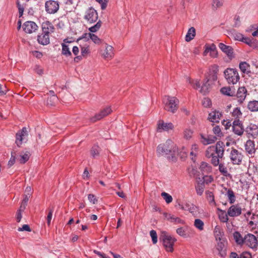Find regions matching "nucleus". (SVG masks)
Listing matches in <instances>:
<instances>
[{
    "label": "nucleus",
    "mask_w": 258,
    "mask_h": 258,
    "mask_svg": "<svg viewBox=\"0 0 258 258\" xmlns=\"http://www.w3.org/2000/svg\"><path fill=\"white\" fill-rule=\"evenodd\" d=\"M225 145L223 142L219 141L216 143V146H210L206 151V156L210 158L215 154L218 155L219 157H222L224 155Z\"/></svg>",
    "instance_id": "1"
},
{
    "label": "nucleus",
    "mask_w": 258,
    "mask_h": 258,
    "mask_svg": "<svg viewBox=\"0 0 258 258\" xmlns=\"http://www.w3.org/2000/svg\"><path fill=\"white\" fill-rule=\"evenodd\" d=\"M176 147L171 140H167L165 144H160L157 147V152L159 156L172 155L176 151Z\"/></svg>",
    "instance_id": "2"
},
{
    "label": "nucleus",
    "mask_w": 258,
    "mask_h": 258,
    "mask_svg": "<svg viewBox=\"0 0 258 258\" xmlns=\"http://www.w3.org/2000/svg\"><path fill=\"white\" fill-rule=\"evenodd\" d=\"M160 239L162 240L163 246L167 252H173V245L176 241V239L166 232H162Z\"/></svg>",
    "instance_id": "3"
},
{
    "label": "nucleus",
    "mask_w": 258,
    "mask_h": 258,
    "mask_svg": "<svg viewBox=\"0 0 258 258\" xmlns=\"http://www.w3.org/2000/svg\"><path fill=\"white\" fill-rule=\"evenodd\" d=\"M165 109L170 112L174 113L178 108V100L175 97L165 96L163 100Z\"/></svg>",
    "instance_id": "4"
},
{
    "label": "nucleus",
    "mask_w": 258,
    "mask_h": 258,
    "mask_svg": "<svg viewBox=\"0 0 258 258\" xmlns=\"http://www.w3.org/2000/svg\"><path fill=\"white\" fill-rule=\"evenodd\" d=\"M224 73L225 78L229 84H235L240 79L238 73L236 69L228 68Z\"/></svg>",
    "instance_id": "5"
},
{
    "label": "nucleus",
    "mask_w": 258,
    "mask_h": 258,
    "mask_svg": "<svg viewBox=\"0 0 258 258\" xmlns=\"http://www.w3.org/2000/svg\"><path fill=\"white\" fill-rule=\"evenodd\" d=\"M227 151L229 152V156L231 161L233 164L239 165L241 164L243 156L240 151L232 148L231 149H228Z\"/></svg>",
    "instance_id": "6"
},
{
    "label": "nucleus",
    "mask_w": 258,
    "mask_h": 258,
    "mask_svg": "<svg viewBox=\"0 0 258 258\" xmlns=\"http://www.w3.org/2000/svg\"><path fill=\"white\" fill-rule=\"evenodd\" d=\"M208 81L209 80H207L206 82L204 83L201 87L200 81L199 80H192L189 78H187V82H188L189 84H191L194 89H200V92L204 94H206L208 91L209 85L208 84Z\"/></svg>",
    "instance_id": "7"
},
{
    "label": "nucleus",
    "mask_w": 258,
    "mask_h": 258,
    "mask_svg": "<svg viewBox=\"0 0 258 258\" xmlns=\"http://www.w3.org/2000/svg\"><path fill=\"white\" fill-rule=\"evenodd\" d=\"M243 244L252 249H256L257 247V239L255 236L248 233L245 235Z\"/></svg>",
    "instance_id": "8"
},
{
    "label": "nucleus",
    "mask_w": 258,
    "mask_h": 258,
    "mask_svg": "<svg viewBox=\"0 0 258 258\" xmlns=\"http://www.w3.org/2000/svg\"><path fill=\"white\" fill-rule=\"evenodd\" d=\"M45 8L46 12L50 14L56 13L59 10L58 3L55 1H48L45 2Z\"/></svg>",
    "instance_id": "9"
},
{
    "label": "nucleus",
    "mask_w": 258,
    "mask_h": 258,
    "mask_svg": "<svg viewBox=\"0 0 258 258\" xmlns=\"http://www.w3.org/2000/svg\"><path fill=\"white\" fill-rule=\"evenodd\" d=\"M98 18L97 12L93 8H90L86 11L84 18L87 22L93 23L97 20Z\"/></svg>",
    "instance_id": "10"
},
{
    "label": "nucleus",
    "mask_w": 258,
    "mask_h": 258,
    "mask_svg": "<svg viewBox=\"0 0 258 258\" xmlns=\"http://www.w3.org/2000/svg\"><path fill=\"white\" fill-rule=\"evenodd\" d=\"M216 249L218 254L221 257H225L227 255V241L226 240L217 242Z\"/></svg>",
    "instance_id": "11"
},
{
    "label": "nucleus",
    "mask_w": 258,
    "mask_h": 258,
    "mask_svg": "<svg viewBox=\"0 0 258 258\" xmlns=\"http://www.w3.org/2000/svg\"><path fill=\"white\" fill-rule=\"evenodd\" d=\"M101 56L105 59H111L114 56L113 47L109 45L106 44L105 48L100 51Z\"/></svg>",
    "instance_id": "12"
},
{
    "label": "nucleus",
    "mask_w": 258,
    "mask_h": 258,
    "mask_svg": "<svg viewBox=\"0 0 258 258\" xmlns=\"http://www.w3.org/2000/svg\"><path fill=\"white\" fill-rule=\"evenodd\" d=\"M208 54L213 58L217 56V51L215 44H206L205 46V50L203 52L204 56H207Z\"/></svg>",
    "instance_id": "13"
},
{
    "label": "nucleus",
    "mask_w": 258,
    "mask_h": 258,
    "mask_svg": "<svg viewBox=\"0 0 258 258\" xmlns=\"http://www.w3.org/2000/svg\"><path fill=\"white\" fill-rule=\"evenodd\" d=\"M91 39L94 43L99 44L101 43V40L95 34L91 33H85L79 38V40H83L87 41Z\"/></svg>",
    "instance_id": "14"
},
{
    "label": "nucleus",
    "mask_w": 258,
    "mask_h": 258,
    "mask_svg": "<svg viewBox=\"0 0 258 258\" xmlns=\"http://www.w3.org/2000/svg\"><path fill=\"white\" fill-rule=\"evenodd\" d=\"M245 131L248 138H255L258 135V127L254 124H249Z\"/></svg>",
    "instance_id": "15"
},
{
    "label": "nucleus",
    "mask_w": 258,
    "mask_h": 258,
    "mask_svg": "<svg viewBox=\"0 0 258 258\" xmlns=\"http://www.w3.org/2000/svg\"><path fill=\"white\" fill-rule=\"evenodd\" d=\"M24 31L27 33H32L38 29L37 24L33 21H27L23 25Z\"/></svg>",
    "instance_id": "16"
},
{
    "label": "nucleus",
    "mask_w": 258,
    "mask_h": 258,
    "mask_svg": "<svg viewBox=\"0 0 258 258\" xmlns=\"http://www.w3.org/2000/svg\"><path fill=\"white\" fill-rule=\"evenodd\" d=\"M232 130L234 133L241 136L244 132L241 121L239 119H235L233 122Z\"/></svg>",
    "instance_id": "17"
},
{
    "label": "nucleus",
    "mask_w": 258,
    "mask_h": 258,
    "mask_svg": "<svg viewBox=\"0 0 258 258\" xmlns=\"http://www.w3.org/2000/svg\"><path fill=\"white\" fill-rule=\"evenodd\" d=\"M242 209L241 207L238 205L231 206L228 210V215L231 217H237L241 214Z\"/></svg>",
    "instance_id": "18"
},
{
    "label": "nucleus",
    "mask_w": 258,
    "mask_h": 258,
    "mask_svg": "<svg viewBox=\"0 0 258 258\" xmlns=\"http://www.w3.org/2000/svg\"><path fill=\"white\" fill-rule=\"evenodd\" d=\"M222 116V113L221 112L214 110L209 113L208 119L211 122L217 123L219 122Z\"/></svg>",
    "instance_id": "19"
},
{
    "label": "nucleus",
    "mask_w": 258,
    "mask_h": 258,
    "mask_svg": "<svg viewBox=\"0 0 258 258\" xmlns=\"http://www.w3.org/2000/svg\"><path fill=\"white\" fill-rule=\"evenodd\" d=\"M42 31L48 35L53 33L54 31V27L52 24L48 21H45L41 24Z\"/></svg>",
    "instance_id": "20"
},
{
    "label": "nucleus",
    "mask_w": 258,
    "mask_h": 258,
    "mask_svg": "<svg viewBox=\"0 0 258 258\" xmlns=\"http://www.w3.org/2000/svg\"><path fill=\"white\" fill-rule=\"evenodd\" d=\"M28 135L27 130L26 127H23L21 131L16 134V143L17 146H20L24 138Z\"/></svg>",
    "instance_id": "21"
},
{
    "label": "nucleus",
    "mask_w": 258,
    "mask_h": 258,
    "mask_svg": "<svg viewBox=\"0 0 258 258\" xmlns=\"http://www.w3.org/2000/svg\"><path fill=\"white\" fill-rule=\"evenodd\" d=\"M112 110L110 107H107L103 109L99 113L95 115V116L91 118V120L93 122L96 121L97 120H100L104 116L108 115L111 112Z\"/></svg>",
    "instance_id": "22"
},
{
    "label": "nucleus",
    "mask_w": 258,
    "mask_h": 258,
    "mask_svg": "<svg viewBox=\"0 0 258 258\" xmlns=\"http://www.w3.org/2000/svg\"><path fill=\"white\" fill-rule=\"evenodd\" d=\"M214 236L217 242L226 240L224 236V232L219 226H216L214 230Z\"/></svg>",
    "instance_id": "23"
},
{
    "label": "nucleus",
    "mask_w": 258,
    "mask_h": 258,
    "mask_svg": "<svg viewBox=\"0 0 258 258\" xmlns=\"http://www.w3.org/2000/svg\"><path fill=\"white\" fill-rule=\"evenodd\" d=\"M38 42L43 45H46L50 42L49 35L42 32L37 36Z\"/></svg>",
    "instance_id": "24"
},
{
    "label": "nucleus",
    "mask_w": 258,
    "mask_h": 258,
    "mask_svg": "<svg viewBox=\"0 0 258 258\" xmlns=\"http://www.w3.org/2000/svg\"><path fill=\"white\" fill-rule=\"evenodd\" d=\"M163 215L165 217V218L168 220L171 221V222H174L175 223H180V224H184V221L181 219L179 217H176L173 215H172L171 214L167 213H164L163 214Z\"/></svg>",
    "instance_id": "25"
},
{
    "label": "nucleus",
    "mask_w": 258,
    "mask_h": 258,
    "mask_svg": "<svg viewBox=\"0 0 258 258\" xmlns=\"http://www.w3.org/2000/svg\"><path fill=\"white\" fill-rule=\"evenodd\" d=\"M245 149L249 155L253 154L255 152L254 142L250 140L247 141L245 144Z\"/></svg>",
    "instance_id": "26"
},
{
    "label": "nucleus",
    "mask_w": 258,
    "mask_h": 258,
    "mask_svg": "<svg viewBox=\"0 0 258 258\" xmlns=\"http://www.w3.org/2000/svg\"><path fill=\"white\" fill-rule=\"evenodd\" d=\"M247 90L244 87H239L237 90L236 96L238 101L242 103L245 99L247 95Z\"/></svg>",
    "instance_id": "27"
},
{
    "label": "nucleus",
    "mask_w": 258,
    "mask_h": 258,
    "mask_svg": "<svg viewBox=\"0 0 258 258\" xmlns=\"http://www.w3.org/2000/svg\"><path fill=\"white\" fill-rule=\"evenodd\" d=\"M173 128V125L171 122H164L163 121L159 122L158 124V130L159 132L162 131H168Z\"/></svg>",
    "instance_id": "28"
},
{
    "label": "nucleus",
    "mask_w": 258,
    "mask_h": 258,
    "mask_svg": "<svg viewBox=\"0 0 258 258\" xmlns=\"http://www.w3.org/2000/svg\"><path fill=\"white\" fill-rule=\"evenodd\" d=\"M217 139V138L213 136H201V142L205 145L214 143Z\"/></svg>",
    "instance_id": "29"
},
{
    "label": "nucleus",
    "mask_w": 258,
    "mask_h": 258,
    "mask_svg": "<svg viewBox=\"0 0 258 258\" xmlns=\"http://www.w3.org/2000/svg\"><path fill=\"white\" fill-rule=\"evenodd\" d=\"M219 47L224 53H225L228 56H231L233 54V49L230 46H228L223 43L219 44Z\"/></svg>",
    "instance_id": "30"
},
{
    "label": "nucleus",
    "mask_w": 258,
    "mask_h": 258,
    "mask_svg": "<svg viewBox=\"0 0 258 258\" xmlns=\"http://www.w3.org/2000/svg\"><path fill=\"white\" fill-rule=\"evenodd\" d=\"M247 108L251 112H257L258 101L254 100L249 101L247 104Z\"/></svg>",
    "instance_id": "31"
},
{
    "label": "nucleus",
    "mask_w": 258,
    "mask_h": 258,
    "mask_svg": "<svg viewBox=\"0 0 258 258\" xmlns=\"http://www.w3.org/2000/svg\"><path fill=\"white\" fill-rule=\"evenodd\" d=\"M196 35V29L194 27L190 28L186 35H185V41L189 42L194 39Z\"/></svg>",
    "instance_id": "32"
},
{
    "label": "nucleus",
    "mask_w": 258,
    "mask_h": 258,
    "mask_svg": "<svg viewBox=\"0 0 258 258\" xmlns=\"http://www.w3.org/2000/svg\"><path fill=\"white\" fill-rule=\"evenodd\" d=\"M197 194L201 196L203 195L204 189L205 184L203 182H201L199 179L197 180V184L195 186Z\"/></svg>",
    "instance_id": "33"
},
{
    "label": "nucleus",
    "mask_w": 258,
    "mask_h": 258,
    "mask_svg": "<svg viewBox=\"0 0 258 258\" xmlns=\"http://www.w3.org/2000/svg\"><path fill=\"white\" fill-rule=\"evenodd\" d=\"M233 237L237 244L239 245L243 244L244 237H243L239 232L235 231L234 232Z\"/></svg>",
    "instance_id": "34"
},
{
    "label": "nucleus",
    "mask_w": 258,
    "mask_h": 258,
    "mask_svg": "<svg viewBox=\"0 0 258 258\" xmlns=\"http://www.w3.org/2000/svg\"><path fill=\"white\" fill-rule=\"evenodd\" d=\"M200 169L203 174L208 173L211 171V167L210 165L207 163L204 162L201 163Z\"/></svg>",
    "instance_id": "35"
},
{
    "label": "nucleus",
    "mask_w": 258,
    "mask_h": 258,
    "mask_svg": "<svg viewBox=\"0 0 258 258\" xmlns=\"http://www.w3.org/2000/svg\"><path fill=\"white\" fill-rule=\"evenodd\" d=\"M189 230L192 231L191 229H190L188 226H186L185 227H179L176 229V233L180 236L186 237L187 236V235L186 233V231L187 230Z\"/></svg>",
    "instance_id": "36"
},
{
    "label": "nucleus",
    "mask_w": 258,
    "mask_h": 258,
    "mask_svg": "<svg viewBox=\"0 0 258 258\" xmlns=\"http://www.w3.org/2000/svg\"><path fill=\"white\" fill-rule=\"evenodd\" d=\"M220 211L219 213V218L220 220L223 223H226L228 221V212L226 213L225 211L218 209Z\"/></svg>",
    "instance_id": "37"
},
{
    "label": "nucleus",
    "mask_w": 258,
    "mask_h": 258,
    "mask_svg": "<svg viewBox=\"0 0 258 258\" xmlns=\"http://www.w3.org/2000/svg\"><path fill=\"white\" fill-rule=\"evenodd\" d=\"M194 226L199 231H203L204 229V223L200 219H196L194 223Z\"/></svg>",
    "instance_id": "38"
},
{
    "label": "nucleus",
    "mask_w": 258,
    "mask_h": 258,
    "mask_svg": "<svg viewBox=\"0 0 258 258\" xmlns=\"http://www.w3.org/2000/svg\"><path fill=\"white\" fill-rule=\"evenodd\" d=\"M249 65L246 62H241L239 63V69L243 73L248 74L250 73Z\"/></svg>",
    "instance_id": "39"
},
{
    "label": "nucleus",
    "mask_w": 258,
    "mask_h": 258,
    "mask_svg": "<svg viewBox=\"0 0 258 258\" xmlns=\"http://www.w3.org/2000/svg\"><path fill=\"white\" fill-rule=\"evenodd\" d=\"M199 152V147L198 146L195 144H193L191 147L190 155L191 156V159L193 161H195L194 158H195Z\"/></svg>",
    "instance_id": "40"
},
{
    "label": "nucleus",
    "mask_w": 258,
    "mask_h": 258,
    "mask_svg": "<svg viewBox=\"0 0 258 258\" xmlns=\"http://www.w3.org/2000/svg\"><path fill=\"white\" fill-rule=\"evenodd\" d=\"M221 93L225 95L228 96H233L234 92L232 91L231 89L229 87H223L220 90Z\"/></svg>",
    "instance_id": "41"
},
{
    "label": "nucleus",
    "mask_w": 258,
    "mask_h": 258,
    "mask_svg": "<svg viewBox=\"0 0 258 258\" xmlns=\"http://www.w3.org/2000/svg\"><path fill=\"white\" fill-rule=\"evenodd\" d=\"M226 196H227L228 201L230 204H233L235 202V196L234 192L232 189H229L227 191Z\"/></svg>",
    "instance_id": "42"
},
{
    "label": "nucleus",
    "mask_w": 258,
    "mask_h": 258,
    "mask_svg": "<svg viewBox=\"0 0 258 258\" xmlns=\"http://www.w3.org/2000/svg\"><path fill=\"white\" fill-rule=\"evenodd\" d=\"M61 46H62V52H61L62 54L67 57L71 56L72 53L70 50V48H69L68 45L64 43H62Z\"/></svg>",
    "instance_id": "43"
},
{
    "label": "nucleus",
    "mask_w": 258,
    "mask_h": 258,
    "mask_svg": "<svg viewBox=\"0 0 258 258\" xmlns=\"http://www.w3.org/2000/svg\"><path fill=\"white\" fill-rule=\"evenodd\" d=\"M58 101V98L55 95H52L48 97L47 103L48 105L53 106Z\"/></svg>",
    "instance_id": "44"
},
{
    "label": "nucleus",
    "mask_w": 258,
    "mask_h": 258,
    "mask_svg": "<svg viewBox=\"0 0 258 258\" xmlns=\"http://www.w3.org/2000/svg\"><path fill=\"white\" fill-rule=\"evenodd\" d=\"M193 134V131L190 128H185L183 132V137L185 140H189L191 138Z\"/></svg>",
    "instance_id": "45"
},
{
    "label": "nucleus",
    "mask_w": 258,
    "mask_h": 258,
    "mask_svg": "<svg viewBox=\"0 0 258 258\" xmlns=\"http://www.w3.org/2000/svg\"><path fill=\"white\" fill-rule=\"evenodd\" d=\"M242 112L238 107L235 108L232 112V116L234 117L235 119H239L242 116Z\"/></svg>",
    "instance_id": "46"
},
{
    "label": "nucleus",
    "mask_w": 258,
    "mask_h": 258,
    "mask_svg": "<svg viewBox=\"0 0 258 258\" xmlns=\"http://www.w3.org/2000/svg\"><path fill=\"white\" fill-rule=\"evenodd\" d=\"M206 195L209 203L211 205H215L214 197L213 192L208 190L206 191Z\"/></svg>",
    "instance_id": "47"
},
{
    "label": "nucleus",
    "mask_w": 258,
    "mask_h": 258,
    "mask_svg": "<svg viewBox=\"0 0 258 258\" xmlns=\"http://www.w3.org/2000/svg\"><path fill=\"white\" fill-rule=\"evenodd\" d=\"M191 204H190L189 203L186 202L182 203L178 202L176 206H178L180 208V209H181L182 210L188 211Z\"/></svg>",
    "instance_id": "48"
},
{
    "label": "nucleus",
    "mask_w": 258,
    "mask_h": 258,
    "mask_svg": "<svg viewBox=\"0 0 258 258\" xmlns=\"http://www.w3.org/2000/svg\"><path fill=\"white\" fill-rule=\"evenodd\" d=\"M198 179L204 184L206 183L208 184L213 181V178L211 176L205 175L203 177L202 179L199 178Z\"/></svg>",
    "instance_id": "49"
},
{
    "label": "nucleus",
    "mask_w": 258,
    "mask_h": 258,
    "mask_svg": "<svg viewBox=\"0 0 258 258\" xmlns=\"http://www.w3.org/2000/svg\"><path fill=\"white\" fill-rule=\"evenodd\" d=\"M161 196L163 197L164 200L165 201L166 203L169 204L172 201V197L169 194L165 192H162L161 193Z\"/></svg>",
    "instance_id": "50"
},
{
    "label": "nucleus",
    "mask_w": 258,
    "mask_h": 258,
    "mask_svg": "<svg viewBox=\"0 0 258 258\" xmlns=\"http://www.w3.org/2000/svg\"><path fill=\"white\" fill-rule=\"evenodd\" d=\"M29 155L28 153L22 154L20 155L19 161L21 163L24 164L28 160Z\"/></svg>",
    "instance_id": "51"
},
{
    "label": "nucleus",
    "mask_w": 258,
    "mask_h": 258,
    "mask_svg": "<svg viewBox=\"0 0 258 258\" xmlns=\"http://www.w3.org/2000/svg\"><path fill=\"white\" fill-rule=\"evenodd\" d=\"M101 26V21H99L95 25L92 27H91L89 28V30L91 32H97L100 28Z\"/></svg>",
    "instance_id": "52"
},
{
    "label": "nucleus",
    "mask_w": 258,
    "mask_h": 258,
    "mask_svg": "<svg viewBox=\"0 0 258 258\" xmlns=\"http://www.w3.org/2000/svg\"><path fill=\"white\" fill-rule=\"evenodd\" d=\"M100 149L99 147L97 145H94L93 146L91 150V155L93 157H95L96 156H97L99 153Z\"/></svg>",
    "instance_id": "53"
},
{
    "label": "nucleus",
    "mask_w": 258,
    "mask_h": 258,
    "mask_svg": "<svg viewBox=\"0 0 258 258\" xmlns=\"http://www.w3.org/2000/svg\"><path fill=\"white\" fill-rule=\"evenodd\" d=\"M222 157H219L218 155L215 154L212 157H211L210 158H211V163L212 164L215 166H217L219 165V158H221Z\"/></svg>",
    "instance_id": "54"
},
{
    "label": "nucleus",
    "mask_w": 258,
    "mask_h": 258,
    "mask_svg": "<svg viewBox=\"0 0 258 258\" xmlns=\"http://www.w3.org/2000/svg\"><path fill=\"white\" fill-rule=\"evenodd\" d=\"M17 6L19 10V17H21L23 14L24 7L23 5L20 4V2L19 0L17 1Z\"/></svg>",
    "instance_id": "55"
},
{
    "label": "nucleus",
    "mask_w": 258,
    "mask_h": 258,
    "mask_svg": "<svg viewBox=\"0 0 258 258\" xmlns=\"http://www.w3.org/2000/svg\"><path fill=\"white\" fill-rule=\"evenodd\" d=\"M150 235L152 238V240L153 244H156L157 242V235L156 231L152 230L150 232Z\"/></svg>",
    "instance_id": "56"
},
{
    "label": "nucleus",
    "mask_w": 258,
    "mask_h": 258,
    "mask_svg": "<svg viewBox=\"0 0 258 258\" xmlns=\"http://www.w3.org/2000/svg\"><path fill=\"white\" fill-rule=\"evenodd\" d=\"M224 0H213L212 7L214 8H217L222 6L223 4Z\"/></svg>",
    "instance_id": "57"
},
{
    "label": "nucleus",
    "mask_w": 258,
    "mask_h": 258,
    "mask_svg": "<svg viewBox=\"0 0 258 258\" xmlns=\"http://www.w3.org/2000/svg\"><path fill=\"white\" fill-rule=\"evenodd\" d=\"M213 133L215 135L218 137H221L222 135L221 128L218 125H216L213 128Z\"/></svg>",
    "instance_id": "58"
},
{
    "label": "nucleus",
    "mask_w": 258,
    "mask_h": 258,
    "mask_svg": "<svg viewBox=\"0 0 258 258\" xmlns=\"http://www.w3.org/2000/svg\"><path fill=\"white\" fill-rule=\"evenodd\" d=\"M198 208L197 206L193 204H191L190 205V207L189 208V210L188 211H189L190 213H191L192 215H195L197 214Z\"/></svg>",
    "instance_id": "59"
},
{
    "label": "nucleus",
    "mask_w": 258,
    "mask_h": 258,
    "mask_svg": "<svg viewBox=\"0 0 258 258\" xmlns=\"http://www.w3.org/2000/svg\"><path fill=\"white\" fill-rule=\"evenodd\" d=\"M81 54L83 56H85L89 53V49L88 46H84L81 47Z\"/></svg>",
    "instance_id": "60"
},
{
    "label": "nucleus",
    "mask_w": 258,
    "mask_h": 258,
    "mask_svg": "<svg viewBox=\"0 0 258 258\" xmlns=\"http://www.w3.org/2000/svg\"><path fill=\"white\" fill-rule=\"evenodd\" d=\"M96 2L99 3L101 5V8L102 10H104L106 9L107 7V4L108 2V0H96Z\"/></svg>",
    "instance_id": "61"
},
{
    "label": "nucleus",
    "mask_w": 258,
    "mask_h": 258,
    "mask_svg": "<svg viewBox=\"0 0 258 258\" xmlns=\"http://www.w3.org/2000/svg\"><path fill=\"white\" fill-rule=\"evenodd\" d=\"M34 70L39 75H42L43 74V70L39 66L36 65L34 67Z\"/></svg>",
    "instance_id": "62"
},
{
    "label": "nucleus",
    "mask_w": 258,
    "mask_h": 258,
    "mask_svg": "<svg viewBox=\"0 0 258 258\" xmlns=\"http://www.w3.org/2000/svg\"><path fill=\"white\" fill-rule=\"evenodd\" d=\"M234 37L235 40L242 41L244 37V35L240 33H236L234 34Z\"/></svg>",
    "instance_id": "63"
},
{
    "label": "nucleus",
    "mask_w": 258,
    "mask_h": 258,
    "mask_svg": "<svg viewBox=\"0 0 258 258\" xmlns=\"http://www.w3.org/2000/svg\"><path fill=\"white\" fill-rule=\"evenodd\" d=\"M219 171L223 173V174H226L227 173V168L222 164H219Z\"/></svg>",
    "instance_id": "64"
}]
</instances>
